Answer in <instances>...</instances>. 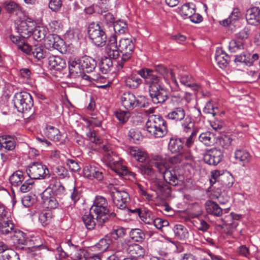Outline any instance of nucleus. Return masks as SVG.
<instances>
[{"label":"nucleus","instance_id":"obj_1","mask_svg":"<svg viewBox=\"0 0 260 260\" xmlns=\"http://www.w3.org/2000/svg\"><path fill=\"white\" fill-rule=\"evenodd\" d=\"M153 166L162 175L166 182L170 185L176 186L182 180V177L178 171L179 170L177 168H168L166 159L160 155L154 156L149 160L148 165H141V173L152 176L154 172L152 168Z\"/></svg>","mask_w":260,"mask_h":260},{"label":"nucleus","instance_id":"obj_2","mask_svg":"<svg viewBox=\"0 0 260 260\" xmlns=\"http://www.w3.org/2000/svg\"><path fill=\"white\" fill-rule=\"evenodd\" d=\"M144 80L145 84L148 86L149 94L152 102L155 104H162L168 99V91L161 85V78L155 71L148 68H142L137 71Z\"/></svg>","mask_w":260,"mask_h":260},{"label":"nucleus","instance_id":"obj_3","mask_svg":"<svg viewBox=\"0 0 260 260\" xmlns=\"http://www.w3.org/2000/svg\"><path fill=\"white\" fill-rule=\"evenodd\" d=\"M103 149L105 152L104 159L112 171L115 172L120 177H123L129 175L133 177L135 174L128 171L127 168L122 165L120 158L117 156L109 145H104Z\"/></svg>","mask_w":260,"mask_h":260},{"label":"nucleus","instance_id":"obj_4","mask_svg":"<svg viewBox=\"0 0 260 260\" xmlns=\"http://www.w3.org/2000/svg\"><path fill=\"white\" fill-rule=\"evenodd\" d=\"M26 38L21 36H10L12 42L16 44L18 48L27 55H32L38 60H40L48 56V52L41 44L30 46L25 42Z\"/></svg>","mask_w":260,"mask_h":260},{"label":"nucleus","instance_id":"obj_5","mask_svg":"<svg viewBox=\"0 0 260 260\" xmlns=\"http://www.w3.org/2000/svg\"><path fill=\"white\" fill-rule=\"evenodd\" d=\"M147 131L154 138H162L168 133L167 122L160 115H152L146 123Z\"/></svg>","mask_w":260,"mask_h":260},{"label":"nucleus","instance_id":"obj_6","mask_svg":"<svg viewBox=\"0 0 260 260\" xmlns=\"http://www.w3.org/2000/svg\"><path fill=\"white\" fill-rule=\"evenodd\" d=\"M167 117L175 122H180L184 132L188 133L194 127V121L188 115H186L184 109L182 107L173 108L167 114Z\"/></svg>","mask_w":260,"mask_h":260},{"label":"nucleus","instance_id":"obj_7","mask_svg":"<svg viewBox=\"0 0 260 260\" xmlns=\"http://www.w3.org/2000/svg\"><path fill=\"white\" fill-rule=\"evenodd\" d=\"M106 198L102 196L96 197L93 204L90 208V212L96 216L98 225L102 226L109 219V210Z\"/></svg>","mask_w":260,"mask_h":260},{"label":"nucleus","instance_id":"obj_8","mask_svg":"<svg viewBox=\"0 0 260 260\" xmlns=\"http://www.w3.org/2000/svg\"><path fill=\"white\" fill-rule=\"evenodd\" d=\"M135 45L131 38H122L119 41L118 49L122 54L118 60V70L124 67V63L132 57L134 51Z\"/></svg>","mask_w":260,"mask_h":260},{"label":"nucleus","instance_id":"obj_9","mask_svg":"<svg viewBox=\"0 0 260 260\" xmlns=\"http://www.w3.org/2000/svg\"><path fill=\"white\" fill-rule=\"evenodd\" d=\"M88 37L96 46L102 47L107 42V35L99 23H91L88 27Z\"/></svg>","mask_w":260,"mask_h":260},{"label":"nucleus","instance_id":"obj_10","mask_svg":"<svg viewBox=\"0 0 260 260\" xmlns=\"http://www.w3.org/2000/svg\"><path fill=\"white\" fill-rule=\"evenodd\" d=\"M13 102L15 107L19 112L29 111L34 105L31 95L24 91L16 93L13 98Z\"/></svg>","mask_w":260,"mask_h":260},{"label":"nucleus","instance_id":"obj_11","mask_svg":"<svg viewBox=\"0 0 260 260\" xmlns=\"http://www.w3.org/2000/svg\"><path fill=\"white\" fill-rule=\"evenodd\" d=\"M26 172L29 178L33 179H46L49 177V170L41 162L31 163Z\"/></svg>","mask_w":260,"mask_h":260},{"label":"nucleus","instance_id":"obj_12","mask_svg":"<svg viewBox=\"0 0 260 260\" xmlns=\"http://www.w3.org/2000/svg\"><path fill=\"white\" fill-rule=\"evenodd\" d=\"M114 205L120 209H123L127 206L130 198L128 193L124 190H119L116 188H114L111 192Z\"/></svg>","mask_w":260,"mask_h":260},{"label":"nucleus","instance_id":"obj_13","mask_svg":"<svg viewBox=\"0 0 260 260\" xmlns=\"http://www.w3.org/2000/svg\"><path fill=\"white\" fill-rule=\"evenodd\" d=\"M36 25L35 22L30 18L21 21L17 27V32L22 38H28L31 36Z\"/></svg>","mask_w":260,"mask_h":260},{"label":"nucleus","instance_id":"obj_14","mask_svg":"<svg viewBox=\"0 0 260 260\" xmlns=\"http://www.w3.org/2000/svg\"><path fill=\"white\" fill-rule=\"evenodd\" d=\"M223 156V153L220 149L214 148L204 154L203 159L206 164L216 166L221 161Z\"/></svg>","mask_w":260,"mask_h":260},{"label":"nucleus","instance_id":"obj_15","mask_svg":"<svg viewBox=\"0 0 260 260\" xmlns=\"http://www.w3.org/2000/svg\"><path fill=\"white\" fill-rule=\"evenodd\" d=\"M122 106L127 110H132L136 107H141L139 101L135 95L129 92H124L121 98Z\"/></svg>","mask_w":260,"mask_h":260},{"label":"nucleus","instance_id":"obj_16","mask_svg":"<svg viewBox=\"0 0 260 260\" xmlns=\"http://www.w3.org/2000/svg\"><path fill=\"white\" fill-rule=\"evenodd\" d=\"M122 246L126 251L132 255L133 257H142L145 255V249L138 244H131L128 245L125 241L121 243Z\"/></svg>","mask_w":260,"mask_h":260},{"label":"nucleus","instance_id":"obj_17","mask_svg":"<svg viewBox=\"0 0 260 260\" xmlns=\"http://www.w3.org/2000/svg\"><path fill=\"white\" fill-rule=\"evenodd\" d=\"M106 50L109 56L113 59H116L119 56L116 35H113L110 38L106 47Z\"/></svg>","mask_w":260,"mask_h":260},{"label":"nucleus","instance_id":"obj_18","mask_svg":"<svg viewBox=\"0 0 260 260\" xmlns=\"http://www.w3.org/2000/svg\"><path fill=\"white\" fill-rule=\"evenodd\" d=\"M84 176L89 179H96L98 180H102L104 176L103 173L97 168L93 166H86L83 169Z\"/></svg>","mask_w":260,"mask_h":260},{"label":"nucleus","instance_id":"obj_19","mask_svg":"<svg viewBox=\"0 0 260 260\" xmlns=\"http://www.w3.org/2000/svg\"><path fill=\"white\" fill-rule=\"evenodd\" d=\"M246 18L247 22L251 25H255L260 22V9L254 7L247 10Z\"/></svg>","mask_w":260,"mask_h":260},{"label":"nucleus","instance_id":"obj_20","mask_svg":"<svg viewBox=\"0 0 260 260\" xmlns=\"http://www.w3.org/2000/svg\"><path fill=\"white\" fill-rule=\"evenodd\" d=\"M69 70L70 75L72 78L80 77L84 72L79 59L70 61Z\"/></svg>","mask_w":260,"mask_h":260},{"label":"nucleus","instance_id":"obj_21","mask_svg":"<svg viewBox=\"0 0 260 260\" xmlns=\"http://www.w3.org/2000/svg\"><path fill=\"white\" fill-rule=\"evenodd\" d=\"M241 17V14L238 8H234L229 17L219 21L220 25L223 26L235 25Z\"/></svg>","mask_w":260,"mask_h":260},{"label":"nucleus","instance_id":"obj_22","mask_svg":"<svg viewBox=\"0 0 260 260\" xmlns=\"http://www.w3.org/2000/svg\"><path fill=\"white\" fill-rule=\"evenodd\" d=\"M45 45L49 48H53L58 50L60 48V44L62 40L60 39L57 35L48 34L44 40Z\"/></svg>","mask_w":260,"mask_h":260},{"label":"nucleus","instance_id":"obj_23","mask_svg":"<svg viewBox=\"0 0 260 260\" xmlns=\"http://www.w3.org/2000/svg\"><path fill=\"white\" fill-rule=\"evenodd\" d=\"M16 141L14 138L10 136L4 135L0 137V145L2 148L6 150L13 152L15 151Z\"/></svg>","mask_w":260,"mask_h":260},{"label":"nucleus","instance_id":"obj_24","mask_svg":"<svg viewBox=\"0 0 260 260\" xmlns=\"http://www.w3.org/2000/svg\"><path fill=\"white\" fill-rule=\"evenodd\" d=\"M79 60L84 72L90 73L95 69L96 63L95 60L92 58L85 56Z\"/></svg>","mask_w":260,"mask_h":260},{"label":"nucleus","instance_id":"obj_25","mask_svg":"<svg viewBox=\"0 0 260 260\" xmlns=\"http://www.w3.org/2000/svg\"><path fill=\"white\" fill-rule=\"evenodd\" d=\"M184 138H171L168 145V148L172 153H178L182 150Z\"/></svg>","mask_w":260,"mask_h":260},{"label":"nucleus","instance_id":"obj_26","mask_svg":"<svg viewBox=\"0 0 260 260\" xmlns=\"http://www.w3.org/2000/svg\"><path fill=\"white\" fill-rule=\"evenodd\" d=\"M215 59L218 66L223 69L226 68L229 64L230 57L225 52L219 49L216 51Z\"/></svg>","mask_w":260,"mask_h":260},{"label":"nucleus","instance_id":"obj_27","mask_svg":"<svg viewBox=\"0 0 260 260\" xmlns=\"http://www.w3.org/2000/svg\"><path fill=\"white\" fill-rule=\"evenodd\" d=\"M48 63L51 69L56 71L61 70L66 66L64 60L58 56H49Z\"/></svg>","mask_w":260,"mask_h":260},{"label":"nucleus","instance_id":"obj_28","mask_svg":"<svg viewBox=\"0 0 260 260\" xmlns=\"http://www.w3.org/2000/svg\"><path fill=\"white\" fill-rule=\"evenodd\" d=\"M180 83L185 86L190 87L193 90L198 91L201 87L199 85L196 83L193 78L191 75L187 74H183L180 78Z\"/></svg>","mask_w":260,"mask_h":260},{"label":"nucleus","instance_id":"obj_29","mask_svg":"<svg viewBox=\"0 0 260 260\" xmlns=\"http://www.w3.org/2000/svg\"><path fill=\"white\" fill-rule=\"evenodd\" d=\"M156 73L158 72L164 78L170 77L172 80V83L174 84L177 87V81L176 79L175 74L173 70L169 69L163 66L159 65L156 70H154ZM157 75V73H156Z\"/></svg>","mask_w":260,"mask_h":260},{"label":"nucleus","instance_id":"obj_30","mask_svg":"<svg viewBox=\"0 0 260 260\" xmlns=\"http://www.w3.org/2000/svg\"><path fill=\"white\" fill-rule=\"evenodd\" d=\"M24 173L20 170L14 172L9 177V181L13 187H18L24 181Z\"/></svg>","mask_w":260,"mask_h":260},{"label":"nucleus","instance_id":"obj_31","mask_svg":"<svg viewBox=\"0 0 260 260\" xmlns=\"http://www.w3.org/2000/svg\"><path fill=\"white\" fill-rule=\"evenodd\" d=\"M129 153L136 160L141 162H143L148 158L147 154L137 147L129 148Z\"/></svg>","mask_w":260,"mask_h":260},{"label":"nucleus","instance_id":"obj_32","mask_svg":"<svg viewBox=\"0 0 260 260\" xmlns=\"http://www.w3.org/2000/svg\"><path fill=\"white\" fill-rule=\"evenodd\" d=\"M11 238L14 245H24L26 243V235L20 230H13Z\"/></svg>","mask_w":260,"mask_h":260},{"label":"nucleus","instance_id":"obj_33","mask_svg":"<svg viewBox=\"0 0 260 260\" xmlns=\"http://www.w3.org/2000/svg\"><path fill=\"white\" fill-rule=\"evenodd\" d=\"M206 209L208 213L216 216L222 214V209L215 202L208 201L206 203Z\"/></svg>","mask_w":260,"mask_h":260},{"label":"nucleus","instance_id":"obj_34","mask_svg":"<svg viewBox=\"0 0 260 260\" xmlns=\"http://www.w3.org/2000/svg\"><path fill=\"white\" fill-rule=\"evenodd\" d=\"M45 134L49 139L54 141H59L61 139V134L59 129L53 126H47Z\"/></svg>","mask_w":260,"mask_h":260},{"label":"nucleus","instance_id":"obj_35","mask_svg":"<svg viewBox=\"0 0 260 260\" xmlns=\"http://www.w3.org/2000/svg\"><path fill=\"white\" fill-rule=\"evenodd\" d=\"M5 10L9 13L18 15L21 11L20 6L16 2L12 1H7L4 3Z\"/></svg>","mask_w":260,"mask_h":260},{"label":"nucleus","instance_id":"obj_36","mask_svg":"<svg viewBox=\"0 0 260 260\" xmlns=\"http://www.w3.org/2000/svg\"><path fill=\"white\" fill-rule=\"evenodd\" d=\"M14 224L8 218L0 221V233L3 235L12 234Z\"/></svg>","mask_w":260,"mask_h":260},{"label":"nucleus","instance_id":"obj_37","mask_svg":"<svg viewBox=\"0 0 260 260\" xmlns=\"http://www.w3.org/2000/svg\"><path fill=\"white\" fill-rule=\"evenodd\" d=\"M174 232L175 237L180 240H185L188 238V232L186 228L181 224H176L174 226Z\"/></svg>","mask_w":260,"mask_h":260},{"label":"nucleus","instance_id":"obj_38","mask_svg":"<svg viewBox=\"0 0 260 260\" xmlns=\"http://www.w3.org/2000/svg\"><path fill=\"white\" fill-rule=\"evenodd\" d=\"M113 243V240H111L107 234L99 240V242L95 244V247L100 251H105Z\"/></svg>","mask_w":260,"mask_h":260},{"label":"nucleus","instance_id":"obj_39","mask_svg":"<svg viewBox=\"0 0 260 260\" xmlns=\"http://www.w3.org/2000/svg\"><path fill=\"white\" fill-rule=\"evenodd\" d=\"M47 29L43 26H38L34 27L31 36L34 40L37 41H41L46 37Z\"/></svg>","mask_w":260,"mask_h":260},{"label":"nucleus","instance_id":"obj_40","mask_svg":"<svg viewBox=\"0 0 260 260\" xmlns=\"http://www.w3.org/2000/svg\"><path fill=\"white\" fill-rule=\"evenodd\" d=\"M112 57H105L102 59L99 64L100 71L103 74H107L111 70L113 67Z\"/></svg>","mask_w":260,"mask_h":260},{"label":"nucleus","instance_id":"obj_41","mask_svg":"<svg viewBox=\"0 0 260 260\" xmlns=\"http://www.w3.org/2000/svg\"><path fill=\"white\" fill-rule=\"evenodd\" d=\"M235 158L240 161L244 163L250 162L251 155L246 150L243 149L237 150L235 152Z\"/></svg>","mask_w":260,"mask_h":260},{"label":"nucleus","instance_id":"obj_42","mask_svg":"<svg viewBox=\"0 0 260 260\" xmlns=\"http://www.w3.org/2000/svg\"><path fill=\"white\" fill-rule=\"evenodd\" d=\"M92 213L90 212L88 214H84L82 218L85 226L90 230H93L96 225L95 218L92 215Z\"/></svg>","mask_w":260,"mask_h":260},{"label":"nucleus","instance_id":"obj_43","mask_svg":"<svg viewBox=\"0 0 260 260\" xmlns=\"http://www.w3.org/2000/svg\"><path fill=\"white\" fill-rule=\"evenodd\" d=\"M129 236L132 239L137 242H141L145 238V233L139 229H132L129 233Z\"/></svg>","mask_w":260,"mask_h":260},{"label":"nucleus","instance_id":"obj_44","mask_svg":"<svg viewBox=\"0 0 260 260\" xmlns=\"http://www.w3.org/2000/svg\"><path fill=\"white\" fill-rule=\"evenodd\" d=\"M112 27L115 33L118 35L124 34L127 28V24L123 20L114 22L112 24Z\"/></svg>","mask_w":260,"mask_h":260},{"label":"nucleus","instance_id":"obj_45","mask_svg":"<svg viewBox=\"0 0 260 260\" xmlns=\"http://www.w3.org/2000/svg\"><path fill=\"white\" fill-rule=\"evenodd\" d=\"M49 188L55 195H60L64 193L65 188L62 184L57 180L53 181L49 185Z\"/></svg>","mask_w":260,"mask_h":260},{"label":"nucleus","instance_id":"obj_46","mask_svg":"<svg viewBox=\"0 0 260 260\" xmlns=\"http://www.w3.org/2000/svg\"><path fill=\"white\" fill-rule=\"evenodd\" d=\"M194 10L193 7H191L190 4L187 3L184 4L179 8V13L184 18H186L193 14Z\"/></svg>","mask_w":260,"mask_h":260},{"label":"nucleus","instance_id":"obj_47","mask_svg":"<svg viewBox=\"0 0 260 260\" xmlns=\"http://www.w3.org/2000/svg\"><path fill=\"white\" fill-rule=\"evenodd\" d=\"M199 139L201 142L206 146H210L214 143L213 135L208 132L202 133Z\"/></svg>","mask_w":260,"mask_h":260},{"label":"nucleus","instance_id":"obj_48","mask_svg":"<svg viewBox=\"0 0 260 260\" xmlns=\"http://www.w3.org/2000/svg\"><path fill=\"white\" fill-rule=\"evenodd\" d=\"M153 187L156 191L166 195L169 194L171 192L169 186L159 180H155L153 182Z\"/></svg>","mask_w":260,"mask_h":260},{"label":"nucleus","instance_id":"obj_49","mask_svg":"<svg viewBox=\"0 0 260 260\" xmlns=\"http://www.w3.org/2000/svg\"><path fill=\"white\" fill-rule=\"evenodd\" d=\"M125 82L127 86L135 89L142 83V80L136 75H132L126 79Z\"/></svg>","mask_w":260,"mask_h":260},{"label":"nucleus","instance_id":"obj_50","mask_svg":"<svg viewBox=\"0 0 260 260\" xmlns=\"http://www.w3.org/2000/svg\"><path fill=\"white\" fill-rule=\"evenodd\" d=\"M125 234V230L122 227H117L114 229L110 233L108 234L111 240H117L119 238H121Z\"/></svg>","mask_w":260,"mask_h":260},{"label":"nucleus","instance_id":"obj_51","mask_svg":"<svg viewBox=\"0 0 260 260\" xmlns=\"http://www.w3.org/2000/svg\"><path fill=\"white\" fill-rule=\"evenodd\" d=\"M35 187V181L32 178L26 179L20 184V190L21 192L25 193L31 190Z\"/></svg>","mask_w":260,"mask_h":260},{"label":"nucleus","instance_id":"obj_52","mask_svg":"<svg viewBox=\"0 0 260 260\" xmlns=\"http://www.w3.org/2000/svg\"><path fill=\"white\" fill-rule=\"evenodd\" d=\"M52 217L51 212L47 210L40 214L39 219L42 225L46 226L50 222Z\"/></svg>","mask_w":260,"mask_h":260},{"label":"nucleus","instance_id":"obj_53","mask_svg":"<svg viewBox=\"0 0 260 260\" xmlns=\"http://www.w3.org/2000/svg\"><path fill=\"white\" fill-rule=\"evenodd\" d=\"M108 8L105 7L103 10H101V19L106 23L114 22V17L113 15L110 12H108Z\"/></svg>","mask_w":260,"mask_h":260},{"label":"nucleus","instance_id":"obj_54","mask_svg":"<svg viewBox=\"0 0 260 260\" xmlns=\"http://www.w3.org/2000/svg\"><path fill=\"white\" fill-rule=\"evenodd\" d=\"M17 253L11 249L3 252L0 257V260H18Z\"/></svg>","mask_w":260,"mask_h":260},{"label":"nucleus","instance_id":"obj_55","mask_svg":"<svg viewBox=\"0 0 260 260\" xmlns=\"http://www.w3.org/2000/svg\"><path fill=\"white\" fill-rule=\"evenodd\" d=\"M229 47L231 52H236L238 50H243L244 45L242 41L232 40L229 43Z\"/></svg>","mask_w":260,"mask_h":260},{"label":"nucleus","instance_id":"obj_56","mask_svg":"<svg viewBox=\"0 0 260 260\" xmlns=\"http://www.w3.org/2000/svg\"><path fill=\"white\" fill-rule=\"evenodd\" d=\"M115 116L119 122L124 124L126 122L129 118L130 113L128 112L119 110L116 112Z\"/></svg>","mask_w":260,"mask_h":260},{"label":"nucleus","instance_id":"obj_57","mask_svg":"<svg viewBox=\"0 0 260 260\" xmlns=\"http://www.w3.org/2000/svg\"><path fill=\"white\" fill-rule=\"evenodd\" d=\"M217 111V108H215L212 103L210 101H209L206 103L203 109V112L204 113L210 114L213 117L216 115Z\"/></svg>","mask_w":260,"mask_h":260},{"label":"nucleus","instance_id":"obj_58","mask_svg":"<svg viewBox=\"0 0 260 260\" xmlns=\"http://www.w3.org/2000/svg\"><path fill=\"white\" fill-rule=\"evenodd\" d=\"M250 53L248 52H244L242 54L237 55L235 59V62L245 63L249 66Z\"/></svg>","mask_w":260,"mask_h":260},{"label":"nucleus","instance_id":"obj_59","mask_svg":"<svg viewBox=\"0 0 260 260\" xmlns=\"http://www.w3.org/2000/svg\"><path fill=\"white\" fill-rule=\"evenodd\" d=\"M82 197V191L76 187H74L70 198L73 202L74 204H76Z\"/></svg>","mask_w":260,"mask_h":260},{"label":"nucleus","instance_id":"obj_60","mask_svg":"<svg viewBox=\"0 0 260 260\" xmlns=\"http://www.w3.org/2000/svg\"><path fill=\"white\" fill-rule=\"evenodd\" d=\"M56 175L61 179L70 177L68 170L63 167L59 166L56 168L54 171Z\"/></svg>","mask_w":260,"mask_h":260},{"label":"nucleus","instance_id":"obj_61","mask_svg":"<svg viewBox=\"0 0 260 260\" xmlns=\"http://www.w3.org/2000/svg\"><path fill=\"white\" fill-rule=\"evenodd\" d=\"M197 133V131L193 130L191 133V135L188 137H187L186 140L184 139V144L185 147L189 148L193 146Z\"/></svg>","mask_w":260,"mask_h":260},{"label":"nucleus","instance_id":"obj_62","mask_svg":"<svg viewBox=\"0 0 260 260\" xmlns=\"http://www.w3.org/2000/svg\"><path fill=\"white\" fill-rule=\"evenodd\" d=\"M236 252L239 255L243 257H249L250 255L249 248L245 245H241L238 247Z\"/></svg>","mask_w":260,"mask_h":260},{"label":"nucleus","instance_id":"obj_63","mask_svg":"<svg viewBox=\"0 0 260 260\" xmlns=\"http://www.w3.org/2000/svg\"><path fill=\"white\" fill-rule=\"evenodd\" d=\"M62 6L61 0H50L48 6L53 12L58 11Z\"/></svg>","mask_w":260,"mask_h":260},{"label":"nucleus","instance_id":"obj_64","mask_svg":"<svg viewBox=\"0 0 260 260\" xmlns=\"http://www.w3.org/2000/svg\"><path fill=\"white\" fill-rule=\"evenodd\" d=\"M86 136L92 143L100 144L102 142V140L96 135V132L94 130L91 131L90 129L87 133Z\"/></svg>","mask_w":260,"mask_h":260}]
</instances>
